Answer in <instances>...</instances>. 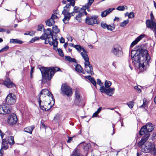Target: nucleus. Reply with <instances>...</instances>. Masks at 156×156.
Returning <instances> with one entry per match:
<instances>
[{"label": "nucleus", "mask_w": 156, "mask_h": 156, "mask_svg": "<svg viewBox=\"0 0 156 156\" xmlns=\"http://www.w3.org/2000/svg\"><path fill=\"white\" fill-rule=\"evenodd\" d=\"M3 83L8 88H11L15 86L14 84L8 78L3 81Z\"/></svg>", "instance_id": "nucleus-20"}, {"label": "nucleus", "mask_w": 156, "mask_h": 156, "mask_svg": "<svg viewBox=\"0 0 156 156\" xmlns=\"http://www.w3.org/2000/svg\"><path fill=\"white\" fill-rule=\"evenodd\" d=\"M9 147L8 143L5 139H3L2 140V146L1 149L4 148L5 150L7 149Z\"/></svg>", "instance_id": "nucleus-25"}, {"label": "nucleus", "mask_w": 156, "mask_h": 156, "mask_svg": "<svg viewBox=\"0 0 156 156\" xmlns=\"http://www.w3.org/2000/svg\"><path fill=\"white\" fill-rule=\"evenodd\" d=\"M46 25L49 26L51 27L54 25L55 23V21L53 19L50 18L45 21Z\"/></svg>", "instance_id": "nucleus-26"}, {"label": "nucleus", "mask_w": 156, "mask_h": 156, "mask_svg": "<svg viewBox=\"0 0 156 156\" xmlns=\"http://www.w3.org/2000/svg\"><path fill=\"white\" fill-rule=\"evenodd\" d=\"M57 18V16L56 15L54 14H52V16L50 18L52 19H53L54 20V19H56Z\"/></svg>", "instance_id": "nucleus-48"}, {"label": "nucleus", "mask_w": 156, "mask_h": 156, "mask_svg": "<svg viewBox=\"0 0 156 156\" xmlns=\"http://www.w3.org/2000/svg\"><path fill=\"white\" fill-rule=\"evenodd\" d=\"M145 145V149L147 150H144V151L145 153L150 151L152 152L154 154H156V149L155 148V146L154 143H150Z\"/></svg>", "instance_id": "nucleus-13"}, {"label": "nucleus", "mask_w": 156, "mask_h": 156, "mask_svg": "<svg viewBox=\"0 0 156 156\" xmlns=\"http://www.w3.org/2000/svg\"><path fill=\"white\" fill-rule=\"evenodd\" d=\"M42 29H43L44 30H45L44 26L42 24L39 25L37 27V30L41 31Z\"/></svg>", "instance_id": "nucleus-40"}, {"label": "nucleus", "mask_w": 156, "mask_h": 156, "mask_svg": "<svg viewBox=\"0 0 156 156\" xmlns=\"http://www.w3.org/2000/svg\"><path fill=\"white\" fill-rule=\"evenodd\" d=\"M38 96L39 106L42 110L48 111L54 104L55 100L53 95L47 89L42 90Z\"/></svg>", "instance_id": "nucleus-2"}, {"label": "nucleus", "mask_w": 156, "mask_h": 156, "mask_svg": "<svg viewBox=\"0 0 156 156\" xmlns=\"http://www.w3.org/2000/svg\"><path fill=\"white\" fill-rule=\"evenodd\" d=\"M81 10V8H80L77 6H75L73 8V11L70 12V14L71 15V16H74L75 13L80 12Z\"/></svg>", "instance_id": "nucleus-27"}, {"label": "nucleus", "mask_w": 156, "mask_h": 156, "mask_svg": "<svg viewBox=\"0 0 156 156\" xmlns=\"http://www.w3.org/2000/svg\"><path fill=\"white\" fill-rule=\"evenodd\" d=\"M100 91L104 93L107 95L111 96L114 94L115 89L114 88H109L105 89L103 86L101 87L100 89Z\"/></svg>", "instance_id": "nucleus-12"}, {"label": "nucleus", "mask_w": 156, "mask_h": 156, "mask_svg": "<svg viewBox=\"0 0 156 156\" xmlns=\"http://www.w3.org/2000/svg\"><path fill=\"white\" fill-rule=\"evenodd\" d=\"M74 48L77 50L78 51L80 52L81 51V47L80 45H75Z\"/></svg>", "instance_id": "nucleus-39"}, {"label": "nucleus", "mask_w": 156, "mask_h": 156, "mask_svg": "<svg viewBox=\"0 0 156 156\" xmlns=\"http://www.w3.org/2000/svg\"><path fill=\"white\" fill-rule=\"evenodd\" d=\"M3 151L2 149L0 150V156H2L3 154Z\"/></svg>", "instance_id": "nucleus-61"}, {"label": "nucleus", "mask_w": 156, "mask_h": 156, "mask_svg": "<svg viewBox=\"0 0 156 156\" xmlns=\"http://www.w3.org/2000/svg\"><path fill=\"white\" fill-rule=\"evenodd\" d=\"M151 16V19L150 20H154V18L153 15V13H151L150 14Z\"/></svg>", "instance_id": "nucleus-53"}, {"label": "nucleus", "mask_w": 156, "mask_h": 156, "mask_svg": "<svg viewBox=\"0 0 156 156\" xmlns=\"http://www.w3.org/2000/svg\"><path fill=\"white\" fill-rule=\"evenodd\" d=\"M9 47L8 45L6 46L5 47L2 48L0 50V52L5 51L8 49Z\"/></svg>", "instance_id": "nucleus-42"}, {"label": "nucleus", "mask_w": 156, "mask_h": 156, "mask_svg": "<svg viewBox=\"0 0 156 156\" xmlns=\"http://www.w3.org/2000/svg\"><path fill=\"white\" fill-rule=\"evenodd\" d=\"M8 143L11 145L14 144L15 142L14 140V137L12 136H10L8 138Z\"/></svg>", "instance_id": "nucleus-31"}, {"label": "nucleus", "mask_w": 156, "mask_h": 156, "mask_svg": "<svg viewBox=\"0 0 156 156\" xmlns=\"http://www.w3.org/2000/svg\"><path fill=\"white\" fill-rule=\"evenodd\" d=\"M112 85V83L109 80H106L105 83V89L110 88Z\"/></svg>", "instance_id": "nucleus-32"}, {"label": "nucleus", "mask_w": 156, "mask_h": 156, "mask_svg": "<svg viewBox=\"0 0 156 156\" xmlns=\"http://www.w3.org/2000/svg\"><path fill=\"white\" fill-rule=\"evenodd\" d=\"M52 31L53 33L55 34L58 33L60 32V30L58 28V27L57 26H55L52 27Z\"/></svg>", "instance_id": "nucleus-33"}, {"label": "nucleus", "mask_w": 156, "mask_h": 156, "mask_svg": "<svg viewBox=\"0 0 156 156\" xmlns=\"http://www.w3.org/2000/svg\"><path fill=\"white\" fill-rule=\"evenodd\" d=\"M16 96L13 94L9 93L5 99L6 104L9 106L14 104L16 101Z\"/></svg>", "instance_id": "nucleus-9"}, {"label": "nucleus", "mask_w": 156, "mask_h": 156, "mask_svg": "<svg viewBox=\"0 0 156 156\" xmlns=\"http://www.w3.org/2000/svg\"><path fill=\"white\" fill-rule=\"evenodd\" d=\"M97 18L96 16L90 17L87 16L85 19V22L88 25L93 26L94 24L97 23Z\"/></svg>", "instance_id": "nucleus-15"}, {"label": "nucleus", "mask_w": 156, "mask_h": 156, "mask_svg": "<svg viewBox=\"0 0 156 156\" xmlns=\"http://www.w3.org/2000/svg\"><path fill=\"white\" fill-rule=\"evenodd\" d=\"M67 38L69 40L71 39V42H72V41L73 39V38L72 37H71L69 35L68 36V37H67Z\"/></svg>", "instance_id": "nucleus-63"}, {"label": "nucleus", "mask_w": 156, "mask_h": 156, "mask_svg": "<svg viewBox=\"0 0 156 156\" xmlns=\"http://www.w3.org/2000/svg\"><path fill=\"white\" fill-rule=\"evenodd\" d=\"M82 50L83 51V52H83V53H87L88 52V51H87V50H86L85 49H84L83 47H81V51Z\"/></svg>", "instance_id": "nucleus-50"}, {"label": "nucleus", "mask_w": 156, "mask_h": 156, "mask_svg": "<svg viewBox=\"0 0 156 156\" xmlns=\"http://www.w3.org/2000/svg\"><path fill=\"white\" fill-rule=\"evenodd\" d=\"M134 88L137 90L139 92H140L141 91L140 89L137 86H135L134 87Z\"/></svg>", "instance_id": "nucleus-49"}, {"label": "nucleus", "mask_w": 156, "mask_h": 156, "mask_svg": "<svg viewBox=\"0 0 156 156\" xmlns=\"http://www.w3.org/2000/svg\"><path fill=\"white\" fill-rule=\"evenodd\" d=\"M127 105L130 108H132L134 105V102L133 101H130L127 103Z\"/></svg>", "instance_id": "nucleus-35"}, {"label": "nucleus", "mask_w": 156, "mask_h": 156, "mask_svg": "<svg viewBox=\"0 0 156 156\" xmlns=\"http://www.w3.org/2000/svg\"><path fill=\"white\" fill-rule=\"evenodd\" d=\"M68 139L67 141L68 143H70L71 142V141L72 140L73 137H68Z\"/></svg>", "instance_id": "nucleus-52"}, {"label": "nucleus", "mask_w": 156, "mask_h": 156, "mask_svg": "<svg viewBox=\"0 0 156 156\" xmlns=\"http://www.w3.org/2000/svg\"><path fill=\"white\" fill-rule=\"evenodd\" d=\"M35 127V126L34 125L31 126L27 127L24 129V131L30 134H32V132Z\"/></svg>", "instance_id": "nucleus-24"}, {"label": "nucleus", "mask_w": 156, "mask_h": 156, "mask_svg": "<svg viewBox=\"0 0 156 156\" xmlns=\"http://www.w3.org/2000/svg\"><path fill=\"white\" fill-rule=\"evenodd\" d=\"M94 1V0H88V2L84 5L83 6L82 8H81V10L80 12H79V13L76 15V17L80 18L84 15L86 16L87 13L86 11V9L88 12L90 11V8Z\"/></svg>", "instance_id": "nucleus-7"}, {"label": "nucleus", "mask_w": 156, "mask_h": 156, "mask_svg": "<svg viewBox=\"0 0 156 156\" xmlns=\"http://www.w3.org/2000/svg\"><path fill=\"white\" fill-rule=\"evenodd\" d=\"M85 77L89 80L90 81V80H91L93 78L91 77V76H86Z\"/></svg>", "instance_id": "nucleus-55"}, {"label": "nucleus", "mask_w": 156, "mask_h": 156, "mask_svg": "<svg viewBox=\"0 0 156 156\" xmlns=\"http://www.w3.org/2000/svg\"><path fill=\"white\" fill-rule=\"evenodd\" d=\"M42 77V82L44 83L49 81L52 78L55 73L58 71L59 68L55 67H42L40 68Z\"/></svg>", "instance_id": "nucleus-3"}, {"label": "nucleus", "mask_w": 156, "mask_h": 156, "mask_svg": "<svg viewBox=\"0 0 156 156\" xmlns=\"http://www.w3.org/2000/svg\"><path fill=\"white\" fill-rule=\"evenodd\" d=\"M154 127L152 123H148L141 128L139 132L140 134L142 135L146 133H148L151 132L154 129Z\"/></svg>", "instance_id": "nucleus-8"}, {"label": "nucleus", "mask_w": 156, "mask_h": 156, "mask_svg": "<svg viewBox=\"0 0 156 156\" xmlns=\"http://www.w3.org/2000/svg\"><path fill=\"white\" fill-rule=\"evenodd\" d=\"M129 22V20H124L123 22H122L120 24V26L122 27H123L126 26V25Z\"/></svg>", "instance_id": "nucleus-34"}, {"label": "nucleus", "mask_w": 156, "mask_h": 156, "mask_svg": "<svg viewBox=\"0 0 156 156\" xmlns=\"http://www.w3.org/2000/svg\"><path fill=\"white\" fill-rule=\"evenodd\" d=\"M10 43H11L21 44L23 43V41L17 39H12L10 40Z\"/></svg>", "instance_id": "nucleus-29"}, {"label": "nucleus", "mask_w": 156, "mask_h": 156, "mask_svg": "<svg viewBox=\"0 0 156 156\" xmlns=\"http://www.w3.org/2000/svg\"><path fill=\"white\" fill-rule=\"evenodd\" d=\"M115 9V8H110L102 12L101 14V17H106L107 15L111 13Z\"/></svg>", "instance_id": "nucleus-22"}, {"label": "nucleus", "mask_w": 156, "mask_h": 156, "mask_svg": "<svg viewBox=\"0 0 156 156\" xmlns=\"http://www.w3.org/2000/svg\"><path fill=\"white\" fill-rule=\"evenodd\" d=\"M150 136V135L149 133H146L144 134L143 137L141 138V140L138 143V146L140 147L144 145L145 142L147 141Z\"/></svg>", "instance_id": "nucleus-19"}, {"label": "nucleus", "mask_w": 156, "mask_h": 156, "mask_svg": "<svg viewBox=\"0 0 156 156\" xmlns=\"http://www.w3.org/2000/svg\"><path fill=\"white\" fill-rule=\"evenodd\" d=\"M6 30L5 29L0 28V32H5Z\"/></svg>", "instance_id": "nucleus-64"}, {"label": "nucleus", "mask_w": 156, "mask_h": 156, "mask_svg": "<svg viewBox=\"0 0 156 156\" xmlns=\"http://www.w3.org/2000/svg\"><path fill=\"white\" fill-rule=\"evenodd\" d=\"M112 52L117 56H120L122 55L121 48L118 45L114 46L112 50Z\"/></svg>", "instance_id": "nucleus-14"}, {"label": "nucleus", "mask_w": 156, "mask_h": 156, "mask_svg": "<svg viewBox=\"0 0 156 156\" xmlns=\"http://www.w3.org/2000/svg\"><path fill=\"white\" fill-rule=\"evenodd\" d=\"M138 53L139 52H137L135 50L132 51L131 52V59H132V58L135 56V55L138 54Z\"/></svg>", "instance_id": "nucleus-36"}, {"label": "nucleus", "mask_w": 156, "mask_h": 156, "mask_svg": "<svg viewBox=\"0 0 156 156\" xmlns=\"http://www.w3.org/2000/svg\"><path fill=\"white\" fill-rule=\"evenodd\" d=\"M35 32L33 31H30L29 32L28 34L30 36H32L34 35Z\"/></svg>", "instance_id": "nucleus-51"}, {"label": "nucleus", "mask_w": 156, "mask_h": 156, "mask_svg": "<svg viewBox=\"0 0 156 156\" xmlns=\"http://www.w3.org/2000/svg\"><path fill=\"white\" fill-rule=\"evenodd\" d=\"M108 30L112 31L113 30V27L110 25H108L106 28Z\"/></svg>", "instance_id": "nucleus-47"}, {"label": "nucleus", "mask_w": 156, "mask_h": 156, "mask_svg": "<svg viewBox=\"0 0 156 156\" xmlns=\"http://www.w3.org/2000/svg\"><path fill=\"white\" fill-rule=\"evenodd\" d=\"M146 103H144V102H143V104L141 105V106H140V108H142V107H144V108H145L146 107Z\"/></svg>", "instance_id": "nucleus-56"}, {"label": "nucleus", "mask_w": 156, "mask_h": 156, "mask_svg": "<svg viewBox=\"0 0 156 156\" xmlns=\"http://www.w3.org/2000/svg\"><path fill=\"white\" fill-rule=\"evenodd\" d=\"M80 54L85 61L84 62L85 70L88 73L90 74L91 75H94L93 67L89 62V58L87 53L81 52Z\"/></svg>", "instance_id": "nucleus-5"}, {"label": "nucleus", "mask_w": 156, "mask_h": 156, "mask_svg": "<svg viewBox=\"0 0 156 156\" xmlns=\"http://www.w3.org/2000/svg\"><path fill=\"white\" fill-rule=\"evenodd\" d=\"M150 56L148 54L147 51L146 49L142 50L140 53L135 55L131 60L134 65L137 64L139 68L143 72L145 70L150 63Z\"/></svg>", "instance_id": "nucleus-1"}, {"label": "nucleus", "mask_w": 156, "mask_h": 156, "mask_svg": "<svg viewBox=\"0 0 156 156\" xmlns=\"http://www.w3.org/2000/svg\"><path fill=\"white\" fill-rule=\"evenodd\" d=\"M34 67H31L30 71V75H31L33 73L34 71Z\"/></svg>", "instance_id": "nucleus-62"}, {"label": "nucleus", "mask_w": 156, "mask_h": 156, "mask_svg": "<svg viewBox=\"0 0 156 156\" xmlns=\"http://www.w3.org/2000/svg\"><path fill=\"white\" fill-rule=\"evenodd\" d=\"M101 26L104 29L106 28L108 25L104 22H102L101 24Z\"/></svg>", "instance_id": "nucleus-41"}, {"label": "nucleus", "mask_w": 156, "mask_h": 156, "mask_svg": "<svg viewBox=\"0 0 156 156\" xmlns=\"http://www.w3.org/2000/svg\"><path fill=\"white\" fill-rule=\"evenodd\" d=\"M100 152L98 151H96L94 153L91 155V156H100Z\"/></svg>", "instance_id": "nucleus-38"}, {"label": "nucleus", "mask_w": 156, "mask_h": 156, "mask_svg": "<svg viewBox=\"0 0 156 156\" xmlns=\"http://www.w3.org/2000/svg\"><path fill=\"white\" fill-rule=\"evenodd\" d=\"M58 51L60 56L61 57H63L64 56V53L61 49H58Z\"/></svg>", "instance_id": "nucleus-43"}, {"label": "nucleus", "mask_w": 156, "mask_h": 156, "mask_svg": "<svg viewBox=\"0 0 156 156\" xmlns=\"http://www.w3.org/2000/svg\"><path fill=\"white\" fill-rule=\"evenodd\" d=\"M75 70L79 73H81L83 74H85L81 66L79 64H76L75 68Z\"/></svg>", "instance_id": "nucleus-28"}, {"label": "nucleus", "mask_w": 156, "mask_h": 156, "mask_svg": "<svg viewBox=\"0 0 156 156\" xmlns=\"http://www.w3.org/2000/svg\"><path fill=\"white\" fill-rule=\"evenodd\" d=\"M102 109V107H99L97 110V111H96L97 113H98V114L101 111Z\"/></svg>", "instance_id": "nucleus-57"}, {"label": "nucleus", "mask_w": 156, "mask_h": 156, "mask_svg": "<svg viewBox=\"0 0 156 156\" xmlns=\"http://www.w3.org/2000/svg\"><path fill=\"white\" fill-rule=\"evenodd\" d=\"M61 90L63 95H66L67 96H69L72 95V89L67 85L63 84L62 85Z\"/></svg>", "instance_id": "nucleus-10"}, {"label": "nucleus", "mask_w": 156, "mask_h": 156, "mask_svg": "<svg viewBox=\"0 0 156 156\" xmlns=\"http://www.w3.org/2000/svg\"><path fill=\"white\" fill-rule=\"evenodd\" d=\"M98 113L96 112L93 115L92 117H96L97 116Z\"/></svg>", "instance_id": "nucleus-58"}, {"label": "nucleus", "mask_w": 156, "mask_h": 156, "mask_svg": "<svg viewBox=\"0 0 156 156\" xmlns=\"http://www.w3.org/2000/svg\"><path fill=\"white\" fill-rule=\"evenodd\" d=\"M126 7V6H120L116 8V9L119 11H124L125 9V7Z\"/></svg>", "instance_id": "nucleus-37"}, {"label": "nucleus", "mask_w": 156, "mask_h": 156, "mask_svg": "<svg viewBox=\"0 0 156 156\" xmlns=\"http://www.w3.org/2000/svg\"><path fill=\"white\" fill-rule=\"evenodd\" d=\"M97 83L100 86H101V87L103 86V83L101 82V80L99 79H97Z\"/></svg>", "instance_id": "nucleus-45"}, {"label": "nucleus", "mask_w": 156, "mask_h": 156, "mask_svg": "<svg viewBox=\"0 0 156 156\" xmlns=\"http://www.w3.org/2000/svg\"><path fill=\"white\" fill-rule=\"evenodd\" d=\"M0 135L2 139H3L4 135L3 133H2V131L0 129Z\"/></svg>", "instance_id": "nucleus-59"}, {"label": "nucleus", "mask_w": 156, "mask_h": 156, "mask_svg": "<svg viewBox=\"0 0 156 156\" xmlns=\"http://www.w3.org/2000/svg\"><path fill=\"white\" fill-rule=\"evenodd\" d=\"M17 118L15 114H13L10 115L8 118V122L11 125L16 124L17 121Z\"/></svg>", "instance_id": "nucleus-17"}, {"label": "nucleus", "mask_w": 156, "mask_h": 156, "mask_svg": "<svg viewBox=\"0 0 156 156\" xmlns=\"http://www.w3.org/2000/svg\"><path fill=\"white\" fill-rule=\"evenodd\" d=\"M11 110V107L6 104L0 105V114L5 115L9 114Z\"/></svg>", "instance_id": "nucleus-11"}, {"label": "nucleus", "mask_w": 156, "mask_h": 156, "mask_svg": "<svg viewBox=\"0 0 156 156\" xmlns=\"http://www.w3.org/2000/svg\"><path fill=\"white\" fill-rule=\"evenodd\" d=\"M65 59L67 61L70 62H74L76 64H77L75 59L74 58H72L70 56H66L65 57Z\"/></svg>", "instance_id": "nucleus-30"}, {"label": "nucleus", "mask_w": 156, "mask_h": 156, "mask_svg": "<svg viewBox=\"0 0 156 156\" xmlns=\"http://www.w3.org/2000/svg\"><path fill=\"white\" fill-rule=\"evenodd\" d=\"M145 36V35L144 34H142L140 35L130 45V47L132 48L133 47L134 45L136 44L142 38H144Z\"/></svg>", "instance_id": "nucleus-21"}, {"label": "nucleus", "mask_w": 156, "mask_h": 156, "mask_svg": "<svg viewBox=\"0 0 156 156\" xmlns=\"http://www.w3.org/2000/svg\"><path fill=\"white\" fill-rule=\"evenodd\" d=\"M44 31V34L40 38L45 40V44H49L51 45H53L54 48H57L58 44L57 39L55 36L52 35L51 29L48 28L46 30V31L45 30Z\"/></svg>", "instance_id": "nucleus-4"}, {"label": "nucleus", "mask_w": 156, "mask_h": 156, "mask_svg": "<svg viewBox=\"0 0 156 156\" xmlns=\"http://www.w3.org/2000/svg\"><path fill=\"white\" fill-rule=\"evenodd\" d=\"M81 100V97L79 91L76 90L75 91V99L74 104L75 105L79 106Z\"/></svg>", "instance_id": "nucleus-16"}, {"label": "nucleus", "mask_w": 156, "mask_h": 156, "mask_svg": "<svg viewBox=\"0 0 156 156\" xmlns=\"http://www.w3.org/2000/svg\"><path fill=\"white\" fill-rule=\"evenodd\" d=\"M146 25L147 27L151 29H156V23L154 20H147L146 21Z\"/></svg>", "instance_id": "nucleus-18"}, {"label": "nucleus", "mask_w": 156, "mask_h": 156, "mask_svg": "<svg viewBox=\"0 0 156 156\" xmlns=\"http://www.w3.org/2000/svg\"><path fill=\"white\" fill-rule=\"evenodd\" d=\"M69 3H66V5L64 7L63 10L62 12V14L64 15V17L63 19V21L65 24H66L68 23L71 16L70 12H69V11L70 7L72 6V5L70 4V2Z\"/></svg>", "instance_id": "nucleus-6"}, {"label": "nucleus", "mask_w": 156, "mask_h": 156, "mask_svg": "<svg viewBox=\"0 0 156 156\" xmlns=\"http://www.w3.org/2000/svg\"><path fill=\"white\" fill-rule=\"evenodd\" d=\"M60 41L61 43H64L65 42L64 39L62 37L61 39H60Z\"/></svg>", "instance_id": "nucleus-60"}, {"label": "nucleus", "mask_w": 156, "mask_h": 156, "mask_svg": "<svg viewBox=\"0 0 156 156\" xmlns=\"http://www.w3.org/2000/svg\"><path fill=\"white\" fill-rule=\"evenodd\" d=\"M80 145L85 151H88L91 147L90 143H87L84 142L80 144Z\"/></svg>", "instance_id": "nucleus-23"}, {"label": "nucleus", "mask_w": 156, "mask_h": 156, "mask_svg": "<svg viewBox=\"0 0 156 156\" xmlns=\"http://www.w3.org/2000/svg\"><path fill=\"white\" fill-rule=\"evenodd\" d=\"M128 17L129 18H132L134 17V13L133 12H131L128 15Z\"/></svg>", "instance_id": "nucleus-46"}, {"label": "nucleus", "mask_w": 156, "mask_h": 156, "mask_svg": "<svg viewBox=\"0 0 156 156\" xmlns=\"http://www.w3.org/2000/svg\"><path fill=\"white\" fill-rule=\"evenodd\" d=\"M91 83L94 85V86H95L96 87V81L93 78L90 81Z\"/></svg>", "instance_id": "nucleus-44"}, {"label": "nucleus", "mask_w": 156, "mask_h": 156, "mask_svg": "<svg viewBox=\"0 0 156 156\" xmlns=\"http://www.w3.org/2000/svg\"><path fill=\"white\" fill-rule=\"evenodd\" d=\"M37 38L35 37L32 38L30 41V43H33L36 40H37Z\"/></svg>", "instance_id": "nucleus-54"}]
</instances>
